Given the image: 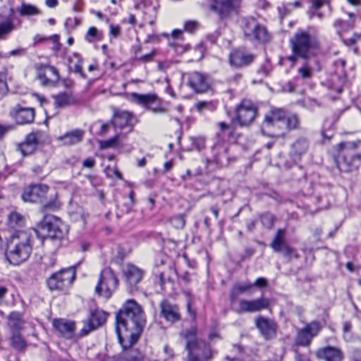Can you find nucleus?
Segmentation results:
<instances>
[{"mask_svg":"<svg viewBox=\"0 0 361 361\" xmlns=\"http://www.w3.org/2000/svg\"><path fill=\"white\" fill-rule=\"evenodd\" d=\"M145 324V315L141 305L135 300L126 301L116 314V331L124 350L138 341Z\"/></svg>","mask_w":361,"mask_h":361,"instance_id":"1","label":"nucleus"},{"mask_svg":"<svg viewBox=\"0 0 361 361\" xmlns=\"http://www.w3.org/2000/svg\"><path fill=\"white\" fill-rule=\"evenodd\" d=\"M37 231H16L6 243L5 257L8 262L13 265H19L25 262L32 252L34 235Z\"/></svg>","mask_w":361,"mask_h":361,"instance_id":"2","label":"nucleus"},{"mask_svg":"<svg viewBox=\"0 0 361 361\" xmlns=\"http://www.w3.org/2000/svg\"><path fill=\"white\" fill-rule=\"evenodd\" d=\"M361 141L341 142L336 145L337 154L334 161L341 173L357 171L361 164V153L358 151Z\"/></svg>","mask_w":361,"mask_h":361,"instance_id":"3","label":"nucleus"},{"mask_svg":"<svg viewBox=\"0 0 361 361\" xmlns=\"http://www.w3.org/2000/svg\"><path fill=\"white\" fill-rule=\"evenodd\" d=\"M197 329L195 326L180 333V336L186 340L188 361H207L212 357L213 351L208 343L197 338Z\"/></svg>","mask_w":361,"mask_h":361,"instance_id":"4","label":"nucleus"},{"mask_svg":"<svg viewBox=\"0 0 361 361\" xmlns=\"http://www.w3.org/2000/svg\"><path fill=\"white\" fill-rule=\"evenodd\" d=\"M241 29L245 39L252 43L265 44L271 39L267 27L254 17H243L241 19Z\"/></svg>","mask_w":361,"mask_h":361,"instance_id":"5","label":"nucleus"},{"mask_svg":"<svg viewBox=\"0 0 361 361\" xmlns=\"http://www.w3.org/2000/svg\"><path fill=\"white\" fill-rule=\"evenodd\" d=\"M37 226L42 231H47V238L51 240L63 239L68 232V226L60 218L51 214L44 215Z\"/></svg>","mask_w":361,"mask_h":361,"instance_id":"6","label":"nucleus"},{"mask_svg":"<svg viewBox=\"0 0 361 361\" xmlns=\"http://www.w3.org/2000/svg\"><path fill=\"white\" fill-rule=\"evenodd\" d=\"M75 279V269L74 267H68L53 273L49 276L46 283L51 291H66L73 283Z\"/></svg>","mask_w":361,"mask_h":361,"instance_id":"7","label":"nucleus"},{"mask_svg":"<svg viewBox=\"0 0 361 361\" xmlns=\"http://www.w3.org/2000/svg\"><path fill=\"white\" fill-rule=\"evenodd\" d=\"M258 114L257 106L249 100H243L235 109V116L231 118L233 126L248 127Z\"/></svg>","mask_w":361,"mask_h":361,"instance_id":"8","label":"nucleus"},{"mask_svg":"<svg viewBox=\"0 0 361 361\" xmlns=\"http://www.w3.org/2000/svg\"><path fill=\"white\" fill-rule=\"evenodd\" d=\"M118 286V279L110 267L103 269L99 274L95 292L99 296L109 299Z\"/></svg>","mask_w":361,"mask_h":361,"instance_id":"9","label":"nucleus"},{"mask_svg":"<svg viewBox=\"0 0 361 361\" xmlns=\"http://www.w3.org/2000/svg\"><path fill=\"white\" fill-rule=\"evenodd\" d=\"M208 9L216 14L220 20L229 18L233 14H238L242 0H208Z\"/></svg>","mask_w":361,"mask_h":361,"instance_id":"10","label":"nucleus"},{"mask_svg":"<svg viewBox=\"0 0 361 361\" xmlns=\"http://www.w3.org/2000/svg\"><path fill=\"white\" fill-rule=\"evenodd\" d=\"M293 53L298 57L307 59L309 58L311 49V37L303 31L298 30L290 39Z\"/></svg>","mask_w":361,"mask_h":361,"instance_id":"11","label":"nucleus"},{"mask_svg":"<svg viewBox=\"0 0 361 361\" xmlns=\"http://www.w3.org/2000/svg\"><path fill=\"white\" fill-rule=\"evenodd\" d=\"M125 283L128 291L133 293L138 290V284L145 274L144 270L133 264H128L123 269Z\"/></svg>","mask_w":361,"mask_h":361,"instance_id":"12","label":"nucleus"},{"mask_svg":"<svg viewBox=\"0 0 361 361\" xmlns=\"http://www.w3.org/2000/svg\"><path fill=\"white\" fill-rule=\"evenodd\" d=\"M286 114L283 109H272L264 116V121L261 126V131L264 135L271 134L267 132V130L271 128H282L285 123Z\"/></svg>","mask_w":361,"mask_h":361,"instance_id":"13","label":"nucleus"},{"mask_svg":"<svg viewBox=\"0 0 361 361\" xmlns=\"http://www.w3.org/2000/svg\"><path fill=\"white\" fill-rule=\"evenodd\" d=\"M255 55L244 47L233 49L228 56L229 64L235 68H242L250 66L255 60Z\"/></svg>","mask_w":361,"mask_h":361,"instance_id":"14","label":"nucleus"},{"mask_svg":"<svg viewBox=\"0 0 361 361\" xmlns=\"http://www.w3.org/2000/svg\"><path fill=\"white\" fill-rule=\"evenodd\" d=\"M108 314L99 309H95L90 312L86 320L83 322L84 326L80 331L81 336H87L89 333L102 326L106 321Z\"/></svg>","mask_w":361,"mask_h":361,"instance_id":"15","label":"nucleus"},{"mask_svg":"<svg viewBox=\"0 0 361 361\" xmlns=\"http://www.w3.org/2000/svg\"><path fill=\"white\" fill-rule=\"evenodd\" d=\"M49 186L45 184H32L25 188L21 197L24 202L43 203L46 199Z\"/></svg>","mask_w":361,"mask_h":361,"instance_id":"16","label":"nucleus"},{"mask_svg":"<svg viewBox=\"0 0 361 361\" xmlns=\"http://www.w3.org/2000/svg\"><path fill=\"white\" fill-rule=\"evenodd\" d=\"M255 324L264 339L269 341L276 338L278 324L275 320L259 315L255 318Z\"/></svg>","mask_w":361,"mask_h":361,"instance_id":"17","label":"nucleus"},{"mask_svg":"<svg viewBox=\"0 0 361 361\" xmlns=\"http://www.w3.org/2000/svg\"><path fill=\"white\" fill-rule=\"evenodd\" d=\"M137 122L132 112L128 111L116 110L111 119L113 127L116 129L128 128V132H132Z\"/></svg>","mask_w":361,"mask_h":361,"instance_id":"18","label":"nucleus"},{"mask_svg":"<svg viewBox=\"0 0 361 361\" xmlns=\"http://www.w3.org/2000/svg\"><path fill=\"white\" fill-rule=\"evenodd\" d=\"M42 135L43 133L40 130L28 133L25 136V140L17 145V150L19 151L23 157L32 154L41 144Z\"/></svg>","mask_w":361,"mask_h":361,"instance_id":"19","label":"nucleus"},{"mask_svg":"<svg viewBox=\"0 0 361 361\" xmlns=\"http://www.w3.org/2000/svg\"><path fill=\"white\" fill-rule=\"evenodd\" d=\"M269 300L263 297L251 300L241 299L238 302V307L234 311L238 314L257 312L269 308Z\"/></svg>","mask_w":361,"mask_h":361,"instance_id":"20","label":"nucleus"},{"mask_svg":"<svg viewBox=\"0 0 361 361\" xmlns=\"http://www.w3.org/2000/svg\"><path fill=\"white\" fill-rule=\"evenodd\" d=\"M12 118L17 123L25 125L34 121L35 110L30 107H23L20 104L16 105L10 112Z\"/></svg>","mask_w":361,"mask_h":361,"instance_id":"21","label":"nucleus"},{"mask_svg":"<svg viewBox=\"0 0 361 361\" xmlns=\"http://www.w3.org/2000/svg\"><path fill=\"white\" fill-rule=\"evenodd\" d=\"M321 85L326 87L329 90V97L335 100L343 91V80L337 74H331L330 78H324L322 75H319Z\"/></svg>","mask_w":361,"mask_h":361,"instance_id":"22","label":"nucleus"},{"mask_svg":"<svg viewBox=\"0 0 361 361\" xmlns=\"http://www.w3.org/2000/svg\"><path fill=\"white\" fill-rule=\"evenodd\" d=\"M212 157L206 159L208 164H214L219 168L227 166L229 164L230 158L228 155V149L224 146L215 145L212 147Z\"/></svg>","mask_w":361,"mask_h":361,"instance_id":"23","label":"nucleus"},{"mask_svg":"<svg viewBox=\"0 0 361 361\" xmlns=\"http://www.w3.org/2000/svg\"><path fill=\"white\" fill-rule=\"evenodd\" d=\"M159 307L161 316L166 321L175 323L181 319L180 309L177 305L171 304L167 300H163L160 302Z\"/></svg>","mask_w":361,"mask_h":361,"instance_id":"24","label":"nucleus"},{"mask_svg":"<svg viewBox=\"0 0 361 361\" xmlns=\"http://www.w3.org/2000/svg\"><path fill=\"white\" fill-rule=\"evenodd\" d=\"M54 330L62 337L71 338L75 330V323L66 319H54L52 322Z\"/></svg>","mask_w":361,"mask_h":361,"instance_id":"25","label":"nucleus"},{"mask_svg":"<svg viewBox=\"0 0 361 361\" xmlns=\"http://www.w3.org/2000/svg\"><path fill=\"white\" fill-rule=\"evenodd\" d=\"M188 85L197 93L204 92L209 87L207 76L197 71L190 74Z\"/></svg>","mask_w":361,"mask_h":361,"instance_id":"26","label":"nucleus"},{"mask_svg":"<svg viewBox=\"0 0 361 361\" xmlns=\"http://www.w3.org/2000/svg\"><path fill=\"white\" fill-rule=\"evenodd\" d=\"M317 357L325 361H342L344 355L341 349L332 346H326L317 351Z\"/></svg>","mask_w":361,"mask_h":361,"instance_id":"27","label":"nucleus"},{"mask_svg":"<svg viewBox=\"0 0 361 361\" xmlns=\"http://www.w3.org/2000/svg\"><path fill=\"white\" fill-rule=\"evenodd\" d=\"M299 124L298 118L295 114H290L286 116L285 123L283 124L281 132H273V134H269V136L283 135L286 131H289L298 128Z\"/></svg>","mask_w":361,"mask_h":361,"instance_id":"28","label":"nucleus"},{"mask_svg":"<svg viewBox=\"0 0 361 361\" xmlns=\"http://www.w3.org/2000/svg\"><path fill=\"white\" fill-rule=\"evenodd\" d=\"M8 325L11 332L20 331L24 323L23 314L19 312H11L8 316Z\"/></svg>","mask_w":361,"mask_h":361,"instance_id":"29","label":"nucleus"},{"mask_svg":"<svg viewBox=\"0 0 361 361\" xmlns=\"http://www.w3.org/2000/svg\"><path fill=\"white\" fill-rule=\"evenodd\" d=\"M130 96L134 102L145 107L146 109L149 104H153L154 103V100L157 99L156 94H142L133 92Z\"/></svg>","mask_w":361,"mask_h":361,"instance_id":"30","label":"nucleus"},{"mask_svg":"<svg viewBox=\"0 0 361 361\" xmlns=\"http://www.w3.org/2000/svg\"><path fill=\"white\" fill-rule=\"evenodd\" d=\"M309 147V143L306 138H298L292 144L290 154L292 157H300L305 154Z\"/></svg>","mask_w":361,"mask_h":361,"instance_id":"31","label":"nucleus"},{"mask_svg":"<svg viewBox=\"0 0 361 361\" xmlns=\"http://www.w3.org/2000/svg\"><path fill=\"white\" fill-rule=\"evenodd\" d=\"M286 231L283 229H278L272 240L270 247L275 252H282V247L287 243L285 242Z\"/></svg>","mask_w":361,"mask_h":361,"instance_id":"32","label":"nucleus"},{"mask_svg":"<svg viewBox=\"0 0 361 361\" xmlns=\"http://www.w3.org/2000/svg\"><path fill=\"white\" fill-rule=\"evenodd\" d=\"M83 136V131L81 130H74L66 133L60 137V140L64 145H73L79 142Z\"/></svg>","mask_w":361,"mask_h":361,"instance_id":"33","label":"nucleus"},{"mask_svg":"<svg viewBox=\"0 0 361 361\" xmlns=\"http://www.w3.org/2000/svg\"><path fill=\"white\" fill-rule=\"evenodd\" d=\"M312 336L311 328L310 325H307L298 332L295 343L298 345L306 346L310 344Z\"/></svg>","mask_w":361,"mask_h":361,"instance_id":"34","label":"nucleus"},{"mask_svg":"<svg viewBox=\"0 0 361 361\" xmlns=\"http://www.w3.org/2000/svg\"><path fill=\"white\" fill-rule=\"evenodd\" d=\"M166 271H171L169 267L160 270L158 267L153 271V274L157 278L156 283H158L161 290L164 289V285L166 281L171 282V277L167 274Z\"/></svg>","mask_w":361,"mask_h":361,"instance_id":"35","label":"nucleus"},{"mask_svg":"<svg viewBox=\"0 0 361 361\" xmlns=\"http://www.w3.org/2000/svg\"><path fill=\"white\" fill-rule=\"evenodd\" d=\"M334 26L336 29L338 34L341 37V34L343 32L350 30L355 27L354 20H343L341 19H337L334 23Z\"/></svg>","mask_w":361,"mask_h":361,"instance_id":"36","label":"nucleus"},{"mask_svg":"<svg viewBox=\"0 0 361 361\" xmlns=\"http://www.w3.org/2000/svg\"><path fill=\"white\" fill-rule=\"evenodd\" d=\"M24 223V216L16 211L11 212L8 216V224L11 228L21 227Z\"/></svg>","mask_w":361,"mask_h":361,"instance_id":"37","label":"nucleus"},{"mask_svg":"<svg viewBox=\"0 0 361 361\" xmlns=\"http://www.w3.org/2000/svg\"><path fill=\"white\" fill-rule=\"evenodd\" d=\"M103 37L102 32L99 31L96 27L92 26L88 29L85 39L89 43H94L101 41Z\"/></svg>","mask_w":361,"mask_h":361,"instance_id":"38","label":"nucleus"},{"mask_svg":"<svg viewBox=\"0 0 361 361\" xmlns=\"http://www.w3.org/2000/svg\"><path fill=\"white\" fill-rule=\"evenodd\" d=\"M11 345L16 350L21 351L26 347L25 341L20 334V331L12 332L11 337Z\"/></svg>","mask_w":361,"mask_h":361,"instance_id":"39","label":"nucleus"},{"mask_svg":"<svg viewBox=\"0 0 361 361\" xmlns=\"http://www.w3.org/2000/svg\"><path fill=\"white\" fill-rule=\"evenodd\" d=\"M300 6L301 3L299 1H296L293 3L283 4L281 6L278 8L281 18H283L290 15L293 8H299Z\"/></svg>","mask_w":361,"mask_h":361,"instance_id":"40","label":"nucleus"},{"mask_svg":"<svg viewBox=\"0 0 361 361\" xmlns=\"http://www.w3.org/2000/svg\"><path fill=\"white\" fill-rule=\"evenodd\" d=\"M54 99V105L56 108L68 106L71 104V95L68 92H61L53 96Z\"/></svg>","mask_w":361,"mask_h":361,"instance_id":"41","label":"nucleus"},{"mask_svg":"<svg viewBox=\"0 0 361 361\" xmlns=\"http://www.w3.org/2000/svg\"><path fill=\"white\" fill-rule=\"evenodd\" d=\"M330 1L331 0H317V17L322 18L330 15L331 12Z\"/></svg>","mask_w":361,"mask_h":361,"instance_id":"42","label":"nucleus"},{"mask_svg":"<svg viewBox=\"0 0 361 361\" xmlns=\"http://www.w3.org/2000/svg\"><path fill=\"white\" fill-rule=\"evenodd\" d=\"M15 29L13 20L9 18L0 23V39H5L6 36Z\"/></svg>","mask_w":361,"mask_h":361,"instance_id":"43","label":"nucleus"},{"mask_svg":"<svg viewBox=\"0 0 361 361\" xmlns=\"http://www.w3.org/2000/svg\"><path fill=\"white\" fill-rule=\"evenodd\" d=\"M18 11L22 16H35L40 13L39 10L36 6L25 3L22 4Z\"/></svg>","mask_w":361,"mask_h":361,"instance_id":"44","label":"nucleus"},{"mask_svg":"<svg viewBox=\"0 0 361 361\" xmlns=\"http://www.w3.org/2000/svg\"><path fill=\"white\" fill-rule=\"evenodd\" d=\"M218 102L216 101H202L195 104V107L199 112L204 111H214L216 109Z\"/></svg>","mask_w":361,"mask_h":361,"instance_id":"45","label":"nucleus"},{"mask_svg":"<svg viewBox=\"0 0 361 361\" xmlns=\"http://www.w3.org/2000/svg\"><path fill=\"white\" fill-rule=\"evenodd\" d=\"M42 204V211L44 212L48 210H56L59 208L60 204L57 201L56 195L51 197L48 201H45L44 200V202L41 203Z\"/></svg>","mask_w":361,"mask_h":361,"instance_id":"46","label":"nucleus"},{"mask_svg":"<svg viewBox=\"0 0 361 361\" xmlns=\"http://www.w3.org/2000/svg\"><path fill=\"white\" fill-rule=\"evenodd\" d=\"M262 225L267 228H271L274 226L275 217L269 212H264L259 216Z\"/></svg>","mask_w":361,"mask_h":361,"instance_id":"47","label":"nucleus"},{"mask_svg":"<svg viewBox=\"0 0 361 361\" xmlns=\"http://www.w3.org/2000/svg\"><path fill=\"white\" fill-rule=\"evenodd\" d=\"M185 295H187V304H186L187 312L190 315V317H191V319L192 320H195L196 319V312L192 307V300H193L192 295L190 292H185Z\"/></svg>","mask_w":361,"mask_h":361,"instance_id":"48","label":"nucleus"},{"mask_svg":"<svg viewBox=\"0 0 361 361\" xmlns=\"http://www.w3.org/2000/svg\"><path fill=\"white\" fill-rule=\"evenodd\" d=\"M157 54V50L154 49L149 54L137 56V57H136L135 61L141 62L142 63L151 62L154 60V58Z\"/></svg>","mask_w":361,"mask_h":361,"instance_id":"49","label":"nucleus"},{"mask_svg":"<svg viewBox=\"0 0 361 361\" xmlns=\"http://www.w3.org/2000/svg\"><path fill=\"white\" fill-rule=\"evenodd\" d=\"M147 109L156 114H161L166 111L165 109L161 106V100L157 96L153 104H149Z\"/></svg>","mask_w":361,"mask_h":361,"instance_id":"50","label":"nucleus"},{"mask_svg":"<svg viewBox=\"0 0 361 361\" xmlns=\"http://www.w3.org/2000/svg\"><path fill=\"white\" fill-rule=\"evenodd\" d=\"M74 56L75 57H77L78 59L77 63L74 66V72L75 73L80 74L81 78L85 79L87 78L86 75L84 73V72L82 71V69L83 61L79 54L75 53V54H74Z\"/></svg>","mask_w":361,"mask_h":361,"instance_id":"51","label":"nucleus"},{"mask_svg":"<svg viewBox=\"0 0 361 361\" xmlns=\"http://www.w3.org/2000/svg\"><path fill=\"white\" fill-rule=\"evenodd\" d=\"M190 140L192 145L197 151H201L205 147V140L202 137H191Z\"/></svg>","mask_w":361,"mask_h":361,"instance_id":"52","label":"nucleus"},{"mask_svg":"<svg viewBox=\"0 0 361 361\" xmlns=\"http://www.w3.org/2000/svg\"><path fill=\"white\" fill-rule=\"evenodd\" d=\"M120 137V134H116L114 137L104 140L101 143L102 148H109L116 146L118 139Z\"/></svg>","mask_w":361,"mask_h":361,"instance_id":"53","label":"nucleus"},{"mask_svg":"<svg viewBox=\"0 0 361 361\" xmlns=\"http://www.w3.org/2000/svg\"><path fill=\"white\" fill-rule=\"evenodd\" d=\"M361 39V33H353L352 37L349 39H344L342 38V41L343 44L346 46H353L357 42L360 41Z\"/></svg>","mask_w":361,"mask_h":361,"instance_id":"54","label":"nucleus"},{"mask_svg":"<svg viewBox=\"0 0 361 361\" xmlns=\"http://www.w3.org/2000/svg\"><path fill=\"white\" fill-rule=\"evenodd\" d=\"M172 223L176 228H183L185 224L184 215L178 214L171 219Z\"/></svg>","mask_w":361,"mask_h":361,"instance_id":"55","label":"nucleus"},{"mask_svg":"<svg viewBox=\"0 0 361 361\" xmlns=\"http://www.w3.org/2000/svg\"><path fill=\"white\" fill-rule=\"evenodd\" d=\"M199 27L198 22L195 20H189L185 23L184 29L185 31L192 33L196 30Z\"/></svg>","mask_w":361,"mask_h":361,"instance_id":"56","label":"nucleus"},{"mask_svg":"<svg viewBox=\"0 0 361 361\" xmlns=\"http://www.w3.org/2000/svg\"><path fill=\"white\" fill-rule=\"evenodd\" d=\"M253 287L252 283H238L234 286V288L238 292V293L243 294L248 291L251 288Z\"/></svg>","mask_w":361,"mask_h":361,"instance_id":"57","label":"nucleus"},{"mask_svg":"<svg viewBox=\"0 0 361 361\" xmlns=\"http://www.w3.org/2000/svg\"><path fill=\"white\" fill-rule=\"evenodd\" d=\"M271 71V67L269 63H263L257 71V73L264 77L267 76Z\"/></svg>","mask_w":361,"mask_h":361,"instance_id":"58","label":"nucleus"},{"mask_svg":"<svg viewBox=\"0 0 361 361\" xmlns=\"http://www.w3.org/2000/svg\"><path fill=\"white\" fill-rule=\"evenodd\" d=\"M252 285L253 286H256L257 288H264L267 286L268 281L265 278L259 277L255 280Z\"/></svg>","mask_w":361,"mask_h":361,"instance_id":"59","label":"nucleus"},{"mask_svg":"<svg viewBox=\"0 0 361 361\" xmlns=\"http://www.w3.org/2000/svg\"><path fill=\"white\" fill-rule=\"evenodd\" d=\"M300 75L302 78H309L311 76V71L308 66H305L298 70Z\"/></svg>","mask_w":361,"mask_h":361,"instance_id":"60","label":"nucleus"},{"mask_svg":"<svg viewBox=\"0 0 361 361\" xmlns=\"http://www.w3.org/2000/svg\"><path fill=\"white\" fill-rule=\"evenodd\" d=\"M121 34V27L119 25H110V35L114 37H118Z\"/></svg>","mask_w":361,"mask_h":361,"instance_id":"61","label":"nucleus"},{"mask_svg":"<svg viewBox=\"0 0 361 361\" xmlns=\"http://www.w3.org/2000/svg\"><path fill=\"white\" fill-rule=\"evenodd\" d=\"M8 92V86L6 82L0 78V99L4 96Z\"/></svg>","mask_w":361,"mask_h":361,"instance_id":"62","label":"nucleus"},{"mask_svg":"<svg viewBox=\"0 0 361 361\" xmlns=\"http://www.w3.org/2000/svg\"><path fill=\"white\" fill-rule=\"evenodd\" d=\"M350 360L361 361V351L357 349L353 350L350 355Z\"/></svg>","mask_w":361,"mask_h":361,"instance_id":"63","label":"nucleus"},{"mask_svg":"<svg viewBox=\"0 0 361 361\" xmlns=\"http://www.w3.org/2000/svg\"><path fill=\"white\" fill-rule=\"evenodd\" d=\"M80 24V21L77 18H69L66 20V25L71 26L72 27H75L78 26Z\"/></svg>","mask_w":361,"mask_h":361,"instance_id":"64","label":"nucleus"}]
</instances>
